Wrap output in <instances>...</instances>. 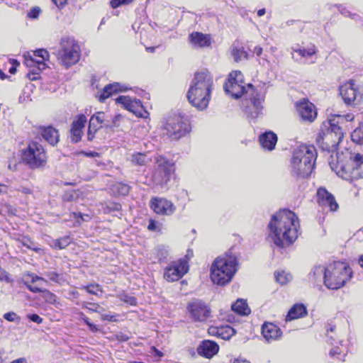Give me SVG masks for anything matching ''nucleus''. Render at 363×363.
Here are the masks:
<instances>
[{
    "label": "nucleus",
    "instance_id": "nucleus-1",
    "mask_svg": "<svg viewBox=\"0 0 363 363\" xmlns=\"http://www.w3.org/2000/svg\"><path fill=\"white\" fill-rule=\"evenodd\" d=\"M269 238L280 247L292 244L298 238L299 221L289 210H281L272 216L268 224Z\"/></svg>",
    "mask_w": 363,
    "mask_h": 363
},
{
    "label": "nucleus",
    "instance_id": "nucleus-2",
    "mask_svg": "<svg viewBox=\"0 0 363 363\" xmlns=\"http://www.w3.org/2000/svg\"><path fill=\"white\" fill-rule=\"evenodd\" d=\"M213 86V74L206 69L197 71L187 94L189 101L197 109H205L211 99Z\"/></svg>",
    "mask_w": 363,
    "mask_h": 363
},
{
    "label": "nucleus",
    "instance_id": "nucleus-3",
    "mask_svg": "<svg viewBox=\"0 0 363 363\" xmlns=\"http://www.w3.org/2000/svg\"><path fill=\"white\" fill-rule=\"evenodd\" d=\"M363 165V155L352 153L349 150L337 153V163L330 162V166L337 175L347 181H353L362 177L359 169Z\"/></svg>",
    "mask_w": 363,
    "mask_h": 363
},
{
    "label": "nucleus",
    "instance_id": "nucleus-4",
    "mask_svg": "<svg viewBox=\"0 0 363 363\" xmlns=\"http://www.w3.org/2000/svg\"><path fill=\"white\" fill-rule=\"evenodd\" d=\"M317 151L313 145H301L293 152L291 167L292 174L300 177H308L315 165Z\"/></svg>",
    "mask_w": 363,
    "mask_h": 363
},
{
    "label": "nucleus",
    "instance_id": "nucleus-5",
    "mask_svg": "<svg viewBox=\"0 0 363 363\" xmlns=\"http://www.w3.org/2000/svg\"><path fill=\"white\" fill-rule=\"evenodd\" d=\"M238 262L235 255L225 254L217 257L211 267V279L214 284L229 283L237 271Z\"/></svg>",
    "mask_w": 363,
    "mask_h": 363
},
{
    "label": "nucleus",
    "instance_id": "nucleus-6",
    "mask_svg": "<svg viewBox=\"0 0 363 363\" xmlns=\"http://www.w3.org/2000/svg\"><path fill=\"white\" fill-rule=\"evenodd\" d=\"M352 277V271L345 262L335 261L326 265L325 286L331 290L343 287Z\"/></svg>",
    "mask_w": 363,
    "mask_h": 363
},
{
    "label": "nucleus",
    "instance_id": "nucleus-7",
    "mask_svg": "<svg viewBox=\"0 0 363 363\" xmlns=\"http://www.w3.org/2000/svg\"><path fill=\"white\" fill-rule=\"evenodd\" d=\"M343 135L342 128L335 123V118H329L323 123L316 142L323 150L333 152L337 147Z\"/></svg>",
    "mask_w": 363,
    "mask_h": 363
},
{
    "label": "nucleus",
    "instance_id": "nucleus-8",
    "mask_svg": "<svg viewBox=\"0 0 363 363\" xmlns=\"http://www.w3.org/2000/svg\"><path fill=\"white\" fill-rule=\"evenodd\" d=\"M57 58L61 65L67 68L79 62L80 48L74 38L69 37L62 38Z\"/></svg>",
    "mask_w": 363,
    "mask_h": 363
},
{
    "label": "nucleus",
    "instance_id": "nucleus-9",
    "mask_svg": "<svg viewBox=\"0 0 363 363\" xmlns=\"http://www.w3.org/2000/svg\"><path fill=\"white\" fill-rule=\"evenodd\" d=\"M225 91L235 99L240 98L249 91L253 92V86L248 84L244 85L243 75L240 71H233L228 75V82L224 84Z\"/></svg>",
    "mask_w": 363,
    "mask_h": 363
},
{
    "label": "nucleus",
    "instance_id": "nucleus-10",
    "mask_svg": "<svg viewBox=\"0 0 363 363\" xmlns=\"http://www.w3.org/2000/svg\"><path fill=\"white\" fill-rule=\"evenodd\" d=\"M23 160L31 169L43 168L47 163V157L42 145L37 142L29 143L23 152Z\"/></svg>",
    "mask_w": 363,
    "mask_h": 363
},
{
    "label": "nucleus",
    "instance_id": "nucleus-11",
    "mask_svg": "<svg viewBox=\"0 0 363 363\" xmlns=\"http://www.w3.org/2000/svg\"><path fill=\"white\" fill-rule=\"evenodd\" d=\"M174 164L163 156L155 158V167L152 174V181L155 185L163 186L170 180L174 172Z\"/></svg>",
    "mask_w": 363,
    "mask_h": 363
},
{
    "label": "nucleus",
    "instance_id": "nucleus-12",
    "mask_svg": "<svg viewBox=\"0 0 363 363\" xmlns=\"http://www.w3.org/2000/svg\"><path fill=\"white\" fill-rule=\"evenodd\" d=\"M163 134L171 140H178L190 130L189 125L179 116L169 117L162 128Z\"/></svg>",
    "mask_w": 363,
    "mask_h": 363
},
{
    "label": "nucleus",
    "instance_id": "nucleus-13",
    "mask_svg": "<svg viewBox=\"0 0 363 363\" xmlns=\"http://www.w3.org/2000/svg\"><path fill=\"white\" fill-rule=\"evenodd\" d=\"M340 94L345 104L357 105L363 101V87L353 80H350L340 86Z\"/></svg>",
    "mask_w": 363,
    "mask_h": 363
},
{
    "label": "nucleus",
    "instance_id": "nucleus-14",
    "mask_svg": "<svg viewBox=\"0 0 363 363\" xmlns=\"http://www.w3.org/2000/svg\"><path fill=\"white\" fill-rule=\"evenodd\" d=\"M187 311L194 322H204L211 315L210 308L203 301L199 299L189 302Z\"/></svg>",
    "mask_w": 363,
    "mask_h": 363
},
{
    "label": "nucleus",
    "instance_id": "nucleus-15",
    "mask_svg": "<svg viewBox=\"0 0 363 363\" xmlns=\"http://www.w3.org/2000/svg\"><path fill=\"white\" fill-rule=\"evenodd\" d=\"M189 270L187 261L180 259L169 264L164 269V278L167 281H175L182 278Z\"/></svg>",
    "mask_w": 363,
    "mask_h": 363
},
{
    "label": "nucleus",
    "instance_id": "nucleus-16",
    "mask_svg": "<svg viewBox=\"0 0 363 363\" xmlns=\"http://www.w3.org/2000/svg\"><path fill=\"white\" fill-rule=\"evenodd\" d=\"M110 118L111 117L102 111L97 112L91 117L87 133V138L89 141H91L94 139L96 133L102 128L103 125L111 128Z\"/></svg>",
    "mask_w": 363,
    "mask_h": 363
},
{
    "label": "nucleus",
    "instance_id": "nucleus-17",
    "mask_svg": "<svg viewBox=\"0 0 363 363\" xmlns=\"http://www.w3.org/2000/svg\"><path fill=\"white\" fill-rule=\"evenodd\" d=\"M116 102L140 117H145L147 114L139 99H133L129 96H121L116 99Z\"/></svg>",
    "mask_w": 363,
    "mask_h": 363
},
{
    "label": "nucleus",
    "instance_id": "nucleus-18",
    "mask_svg": "<svg viewBox=\"0 0 363 363\" xmlns=\"http://www.w3.org/2000/svg\"><path fill=\"white\" fill-rule=\"evenodd\" d=\"M150 206L155 213L159 215L169 216L175 211V206L172 202L164 198H152Z\"/></svg>",
    "mask_w": 363,
    "mask_h": 363
},
{
    "label": "nucleus",
    "instance_id": "nucleus-19",
    "mask_svg": "<svg viewBox=\"0 0 363 363\" xmlns=\"http://www.w3.org/2000/svg\"><path fill=\"white\" fill-rule=\"evenodd\" d=\"M296 111L300 118L305 121L313 122L317 116L315 106L307 99L296 104Z\"/></svg>",
    "mask_w": 363,
    "mask_h": 363
},
{
    "label": "nucleus",
    "instance_id": "nucleus-20",
    "mask_svg": "<svg viewBox=\"0 0 363 363\" xmlns=\"http://www.w3.org/2000/svg\"><path fill=\"white\" fill-rule=\"evenodd\" d=\"M317 196L318 204L323 209H328L332 212L336 211L338 209L339 206L334 196L329 193L325 189H318Z\"/></svg>",
    "mask_w": 363,
    "mask_h": 363
},
{
    "label": "nucleus",
    "instance_id": "nucleus-21",
    "mask_svg": "<svg viewBox=\"0 0 363 363\" xmlns=\"http://www.w3.org/2000/svg\"><path fill=\"white\" fill-rule=\"evenodd\" d=\"M86 121V117L84 114L78 115L74 120L70 129L72 142L77 143L81 140Z\"/></svg>",
    "mask_w": 363,
    "mask_h": 363
},
{
    "label": "nucleus",
    "instance_id": "nucleus-22",
    "mask_svg": "<svg viewBox=\"0 0 363 363\" xmlns=\"http://www.w3.org/2000/svg\"><path fill=\"white\" fill-rule=\"evenodd\" d=\"M262 334L267 342L277 341L282 336L281 329L272 323H265L262 325Z\"/></svg>",
    "mask_w": 363,
    "mask_h": 363
},
{
    "label": "nucleus",
    "instance_id": "nucleus-23",
    "mask_svg": "<svg viewBox=\"0 0 363 363\" xmlns=\"http://www.w3.org/2000/svg\"><path fill=\"white\" fill-rule=\"evenodd\" d=\"M263 106L262 100L259 98L253 96L248 102L245 108V112L247 117L251 119H255L262 114Z\"/></svg>",
    "mask_w": 363,
    "mask_h": 363
},
{
    "label": "nucleus",
    "instance_id": "nucleus-24",
    "mask_svg": "<svg viewBox=\"0 0 363 363\" xmlns=\"http://www.w3.org/2000/svg\"><path fill=\"white\" fill-rule=\"evenodd\" d=\"M198 353L206 358H211L218 352V345L211 340H204L199 346Z\"/></svg>",
    "mask_w": 363,
    "mask_h": 363
},
{
    "label": "nucleus",
    "instance_id": "nucleus-25",
    "mask_svg": "<svg viewBox=\"0 0 363 363\" xmlns=\"http://www.w3.org/2000/svg\"><path fill=\"white\" fill-rule=\"evenodd\" d=\"M259 141L263 150L272 151L275 148L277 143V136L272 131H266L259 135Z\"/></svg>",
    "mask_w": 363,
    "mask_h": 363
},
{
    "label": "nucleus",
    "instance_id": "nucleus-26",
    "mask_svg": "<svg viewBox=\"0 0 363 363\" xmlns=\"http://www.w3.org/2000/svg\"><path fill=\"white\" fill-rule=\"evenodd\" d=\"M190 43L194 48L208 47L211 45V38L208 35L199 32H194L189 36Z\"/></svg>",
    "mask_w": 363,
    "mask_h": 363
},
{
    "label": "nucleus",
    "instance_id": "nucleus-27",
    "mask_svg": "<svg viewBox=\"0 0 363 363\" xmlns=\"http://www.w3.org/2000/svg\"><path fill=\"white\" fill-rule=\"evenodd\" d=\"M126 90V87L120 84L118 82H115L113 84H108L105 86L102 92L99 96V100L100 101H104L113 94L118 91H123Z\"/></svg>",
    "mask_w": 363,
    "mask_h": 363
},
{
    "label": "nucleus",
    "instance_id": "nucleus-28",
    "mask_svg": "<svg viewBox=\"0 0 363 363\" xmlns=\"http://www.w3.org/2000/svg\"><path fill=\"white\" fill-rule=\"evenodd\" d=\"M41 134L43 138L52 145H55L59 141L58 131L51 126L43 128Z\"/></svg>",
    "mask_w": 363,
    "mask_h": 363
},
{
    "label": "nucleus",
    "instance_id": "nucleus-29",
    "mask_svg": "<svg viewBox=\"0 0 363 363\" xmlns=\"http://www.w3.org/2000/svg\"><path fill=\"white\" fill-rule=\"evenodd\" d=\"M307 313L306 308L303 304H295L288 312L286 317V321H291L306 315Z\"/></svg>",
    "mask_w": 363,
    "mask_h": 363
},
{
    "label": "nucleus",
    "instance_id": "nucleus-30",
    "mask_svg": "<svg viewBox=\"0 0 363 363\" xmlns=\"http://www.w3.org/2000/svg\"><path fill=\"white\" fill-rule=\"evenodd\" d=\"M232 310L241 315H246L250 313V309L244 299H238L232 306Z\"/></svg>",
    "mask_w": 363,
    "mask_h": 363
},
{
    "label": "nucleus",
    "instance_id": "nucleus-31",
    "mask_svg": "<svg viewBox=\"0 0 363 363\" xmlns=\"http://www.w3.org/2000/svg\"><path fill=\"white\" fill-rule=\"evenodd\" d=\"M230 53L234 60L237 62L247 58V52L244 50L243 47L240 46L238 44L234 43L232 45Z\"/></svg>",
    "mask_w": 363,
    "mask_h": 363
},
{
    "label": "nucleus",
    "instance_id": "nucleus-32",
    "mask_svg": "<svg viewBox=\"0 0 363 363\" xmlns=\"http://www.w3.org/2000/svg\"><path fill=\"white\" fill-rule=\"evenodd\" d=\"M32 55L34 57L40 58V61L37 62V69L40 71L45 69L46 68L45 61L49 58L48 52L45 49H39L33 52Z\"/></svg>",
    "mask_w": 363,
    "mask_h": 363
},
{
    "label": "nucleus",
    "instance_id": "nucleus-33",
    "mask_svg": "<svg viewBox=\"0 0 363 363\" xmlns=\"http://www.w3.org/2000/svg\"><path fill=\"white\" fill-rule=\"evenodd\" d=\"M130 160L133 164L144 166L150 161V158L145 153L135 152L130 155Z\"/></svg>",
    "mask_w": 363,
    "mask_h": 363
},
{
    "label": "nucleus",
    "instance_id": "nucleus-34",
    "mask_svg": "<svg viewBox=\"0 0 363 363\" xmlns=\"http://www.w3.org/2000/svg\"><path fill=\"white\" fill-rule=\"evenodd\" d=\"M276 281L281 285L286 284L292 279V276L290 273L284 270H278L274 273Z\"/></svg>",
    "mask_w": 363,
    "mask_h": 363
},
{
    "label": "nucleus",
    "instance_id": "nucleus-35",
    "mask_svg": "<svg viewBox=\"0 0 363 363\" xmlns=\"http://www.w3.org/2000/svg\"><path fill=\"white\" fill-rule=\"evenodd\" d=\"M326 272V266H315L311 273L310 274V279L313 280H318L321 278L323 279V282L325 283V274Z\"/></svg>",
    "mask_w": 363,
    "mask_h": 363
},
{
    "label": "nucleus",
    "instance_id": "nucleus-36",
    "mask_svg": "<svg viewBox=\"0 0 363 363\" xmlns=\"http://www.w3.org/2000/svg\"><path fill=\"white\" fill-rule=\"evenodd\" d=\"M113 194L119 196H125L129 193L130 186L123 183H116L111 187Z\"/></svg>",
    "mask_w": 363,
    "mask_h": 363
},
{
    "label": "nucleus",
    "instance_id": "nucleus-37",
    "mask_svg": "<svg viewBox=\"0 0 363 363\" xmlns=\"http://www.w3.org/2000/svg\"><path fill=\"white\" fill-rule=\"evenodd\" d=\"M219 337L223 340H229L235 333V330L230 325L219 327Z\"/></svg>",
    "mask_w": 363,
    "mask_h": 363
},
{
    "label": "nucleus",
    "instance_id": "nucleus-38",
    "mask_svg": "<svg viewBox=\"0 0 363 363\" xmlns=\"http://www.w3.org/2000/svg\"><path fill=\"white\" fill-rule=\"evenodd\" d=\"M292 50H293V51L294 52L298 53L302 57H309L312 56L313 55H314L315 53V50L314 47H311V48H293Z\"/></svg>",
    "mask_w": 363,
    "mask_h": 363
},
{
    "label": "nucleus",
    "instance_id": "nucleus-39",
    "mask_svg": "<svg viewBox=\"0 0 363 363\" xmlns=\"http://www.w3.org/2000/svg\"><path fill=\"white\" fill-rule=\"evenodd\" d=\"M51 281L55 282L56 284H62L64 282L65 279H63L62 274H60L55 272L50 271L47 272L44 274Z\"/></svg>",
    "mask_w": 363,
    "mask_h": 363
},
{
    "label": "nucleus",
    "instance_id": "nucleus-40",
    "mask_svg": "<svg viewBox=\"0 0 363 363\" xmlns=\"http://www.w3.org/2000/svg\"><path fill=\"white\" fill-rule=\"evenodd\" d=\"M352 140L358 144L363 143V125L356 128L352 133Z\"/></svg>",
    "mask_w": 363,
    "mask_h": 363
},
{
    "label": "nucleus",
    "instance_id": "nucleus-41",
    "mask_svg": "<svg viewBox=\"0 0 363 363\" xmlns=\"http://www.w3.org/2000/svg\"><path fill=\"white\" fill-rule=\"evenodd\" d=\"M42 298L48 303L55 304L57 302V296L51 291L44 289L42 293Z\"/></svg>",
    "mask_w": 363,
    "mask_h": 363
},
{
    "label": "nucleus",
    "instance_id": "nucleus-42",
    "mask_svg": "<svg viewBox=\"0 0 363 363\" xmlns=\"http://www.w3.org/2000/svg\"><path fill=\"white\" fill-rule=\"evenodd\" d=\"M330 118H335V123L339 125L340 123L343 121H352L354 120V116L352 113H347L345 115H335L331 116Z\"/></svg>",
    "mask_w": 363,
    "mask_h": 363
},
{
    "label": "nucleus",
    "instance_id": "nucleus-43",
    "mask_svg": "<svg viewBox=\"0 0 363 363\" xmlns=\"http://www.w3.org/2000/svg\"><path fill=\"white\" fill-rule=\"evenodd\" d=\"M71 242V238L69 236H65L57 239L55 241V247L59 249H64L68 246Z\"/></svg>",
    "mask_w": 363,
    "mask_h": 363
},
{
    "label": "nucleus",
    "instance_id": "nucleus-44",
    "mask_svg": "<svg viewBox=\"0 0 363 363\" xmlns=\"http://www.w3.org/2000/svg\"><path fill=\"white\" fill-rule=\"evenodd\" d=\"M337 9L339 11L345 16L350 17L352 19L356 21H360L361 19L359 15L356 13H352L351 11L347 10L345 7L342 6V5L337 6Z\"/></svg>",
    "mask_w": 363,
    "mask_h": 363
},
{
    "label": "nucleus",
    "instance_id": "nucleus-45",
    "mask_svg": "<svg viewBox=\"0 0 363 363\" xmlns=\"http://www.w3.org/2000/svg\"><path fill=\"white\" fill-rule=\"evenodd\" d=\"M25 57V64L28 67H37V62L40 61V58L34 57V55L28 53V55H24Z\"/></svg>",
    "mask_w": 363,
    "mask_h": 363
},
{
    "label": "nucleus",
    "instance_id": "nucleus-46",
    "mask_svg": "<svg viewBox=\"0 0 363 363\" xmlns=\"http://www.w3.org/2000/svg\"><path fill=\"white\" fill-rule=\"evenodd\" d=\"M0 212L4 215L14 216L16 214V209L10 204L5 203L1 206Z\"/></svg>",
    "mask_w": 363,
    "mask_h": 363
},
{
    "label": "nucleus",
    "instance_id": "nucleus-47",
    "mask_svg": "<svg viewBox=\"0 0 363 363\" xmlns=\"http://www.w3.org/2000/svg\"><path fill=\"white\" fill-rule=\"evenodd\" d=\"M155 250L157 252V256L160 261L164 259L167 257L168 250L166 247L162 245L158 246Z\"/></svg>",
    "mask_w": 363,
    "mask_h": 363
},
{
    "label": "nucleus",
    "instance_id": "nucleus-48",
    "mask_svg": "<svg viewBox=\"0 0 363 363\" xmlns=\"http://www.w3.org/2000/svg\"><path fill=\"white\" fill-rule=\"evenodd\" d=\"M83 289H85L89 294L96 296L98 295V292H101V289L99 284H89L83 286Z\"/></svg>",
    "mask_w": 363,
    "mask_h": 363
},
{
    "label": "nucleus",
    "instance_id": "nucleus-49",
    "mask_svg": "<svg viewBox=\"0 0 363 363\" xmlns=\"http://www.w3.org/2000/svg\"><path fill=\"white\" fill-rule=\"evenodd\" d=\"M83 308L88 309L90 311L96 312L101 313L103 309L97 303H84L82 304Z\"/></svg>",
    "mask_w": 363,
    "mask_h": 363
},
{
    "label": "nucleus",
    "instance_id": "nucleus-50",
    "mask_svg": "<svg viewBox=\"0 0 363 363\" xmlns=\"http://www.w3.org/2000/svg\"><path fill=\"white\" fill-rule=\"evenodd\" d=\"M4 318L9 322L19 323L21 318L14 312H9L4 315Z\"/></svg>",
    "mask_w": 363,
    "mask_h": 363
},
{
    "label": "nucleus",
    "instance_id": "nucleus-51",
    "mask_svg": "<svg viewBox=\"0 0 363 363\" xmlns=\"http://www.w3.org/2000/svg\"><path fill=\"white\" fill-rule=\"evenodd\" d=\"M119 298L122 301L127 303L131 306H134L137 303L136 298L135 297L129 296L128 294H121L120 295Z\"/></svg>",
    "mask_w": 363,
    "mask_h": 363
},
{
    "label": "nucleus",
    "instance_id": "nucleus-52",
    "mask_svg": "<svg viewBox=\"0 0 363 363\" xmlns=\"http://www.w3.org/2000/svg\"><path fill=\"white\" fill-rule=\"evenodd\" d=\"M41 13V9L38 6H35L30 9L28 11L27 16L31 19H37Z\"/></svg>",
    "mask_w": 363,
    "mask_h": 363
},
{
    "label": "nucleus",
    "instance_id": "nucleus-53",
    "mask_svg": "<svg viewBox=\"0 0 363 363\" xmlns=\"http://www.w3.org/2000/svg\"><path fill=\"white\" fill-rule=\"evenodd\" d=\"M342 353H344V351L342 349H340L339 347H335L333 349H331L330 351V355L332 357H336L337 359H338L340 360H344L340 357Z\"/></svg>",
    "mask_w": 363,
    "mask_h": 363
},
{
    "label": "nucleus",
    "instance_id": "nucleus-54",
    "mask_svg": "<svg viewBox=\"0 0 363 363\" xmlns=\"http://www.w3.org/2000/svg\"><path fill=\"white\" fill-rule=\"evenodd\" d=\"M118 317V315H117V314L102 313L101 315V318L102 320H106V321H110V322H117Z\"/></svg>",
    "mask_w": 363,
    "mask_h": 363
},
{
    "label": "nucleus",
    "instance_id": "nucleus-55",
    "mask_svg": "<svg viewBox=\"0 0 363 363\" xmlns=\"http://www.w3.org/2000/svg\"><path fill=\"white\" fill-rule=\"evenodd\" d=\"M71 217H72V218H74V219L77 220V225H80L81 220L82 221H86V218H89V216L88 215H83L81 213H72L71 214Z\"/></svg>",
    "mask_w": 363,
    "mask_h": 363
},
{
    "label": "nucleus",
    "instance_id": "nucleus-56",
    "mask_svg": "<svg viewBox=\"0 0 363 363\" xmlns=\"http://www.w3.org/2000/svg\"><path fill=\"white\" fill-rule=\"evenodd\" d=\"M147 229L151 231H160L161 225L154 220H150Z\"/></svg>",
    "mask_w": 363,
    "mask_h": 363
},
{
    "label": "nucleus",
    "instance_id": "nucleus-57",
    "mask_svg": "<svg viewBox=\"0 0 363 363\" xmlns=\"http://www.w3.org/2000/svg\"><path fill=\"white\" fill-rule=\"evenodd\" d=\"M131 1L132 0H111L110 4L112 8L116 9L122 4H127Z\"/></svg>",
    "mask_w": 363,
    "mask_h": 363
},
{
    "label": "nucleus",
    "instance_id": "nucleus-58",
    "mask_svg": "<svg viewBox=\"0 0 363 363\" xmlns=\"http://www.w3.org/2000/svg\"><path fill=\"white\" fill-rule=\"evenodd\" d=\"M27 318L30 320L31 321L36 323L38 324H40L43 323V318H40L37 314H30L27 315Z\"/></svg>",
    "mask_w": 363,
    "mask_h": 363
},
{
    "label": "nucleus",
    "instance_id": "nucleus-59",
    "mask_svg": "<svg viewBox=\"0 0 363 363\" xmlns=\"http://www.w3.org/2000/svg\"><path fill=\"white\" fill-rule=\"evenodd\" d=\"M116 339L120 342H125L129 340V336L123 333L116 334Z\"/></svg>",
    "mask_w": 363,
    "mask_h": 363
},
{
    "label": "nucleus",
    "instance_id": "nucleus-60",
    "mask_svg": "<svg viewBox=\"0 0 363 363\" xmlns=\"http://www.w3.org/2000/svg\"><path fill=\"white\" fill-rule=\"evenodd\" d=\"M208 332L209 335L219 337V327L211 326L208 328Z\"/></svg>",
    "mask_w": 363,
    "mask_h": 363
},
{
    "label": "nucleus",
    "instance_id": "nucleus-61",
    "mask_svg": "<svg viewBox=\"0 0 363 363\" xmlns=\"http://www.w3.org/2000/svg\"><path fill=\"white\" fill-rule=\"evenodd\" d=\"M18 241L23 246H26L28 248H31V246L30 245V241L27 238H22L21 239H18Z\"/></svg>",
    "mask_w": 363,
    "mask_h": 363
},
{
    "label": "nucleus",
    "instance_id": "nucleus-62",
    "mask_svg": "<svg viewBox=\"0 0 363 363\" xmlns=\"http://www.w3.org/2000/svg\"><path fill=\"white\" fill-rule=\"evenodd\" d=\"M38 281L47 283L46 279H44L43 277H38L37 275H32L31 276V281H32V283H35V282Z\"/></svg>",
    "mask_w": 363,
    "mask_h": 363
},
{
    "label": "nucleus",
    "instance_id": "nucleus-63",
    "mask_svg": "<svg viewBox=\"0 0 363 363\" xmlns=\"http://www.w3.org/2000/svg\"><path fill=\"white\" fill-rule=\"evenodd\" d=\"M27 287L28 289L33 292V293H38V292H41L43 293V289H41L40 287H38L36 286H32V285H27Z\"/></svg>",
    "mask_w": 363,
    "mask_h": 363
},
{
    "label": "nucleus",
    "instance_id": "nucleus-64",
    "mask_svg": "<svg viewBox=\"0 0 363 363\" xmlns=\"http://www.w3.org/2000/svg\"><path fill=\"white\" fill-rule=\"evenodd\" d=\"M9 191V189L6 185L0 184V194H8Z\"/></svg>",
    "mask_w": 363,
    "mask_h": 363
}]
</instances>
